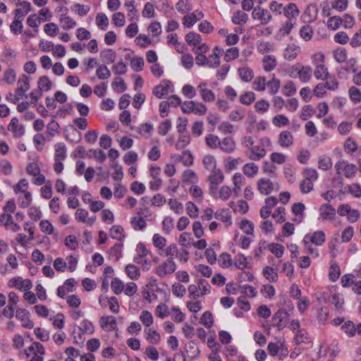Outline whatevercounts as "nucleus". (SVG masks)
Returning <instances> with one entry per match:
<instances>
[{
    "label": "nucleus",
    "instance_id": "nucleus-25",
    "mask_svg": "<svg viewBox=\"0 0 361 361\" xmlns=\"http://www.w3.org/2000/svg\"><path fill=\"white\" fill-rule=\"evenodd\" d=\"M314 75L317 80H325L330 74L328 68L324 64H318L315 66Z\"/></svg>",
    "mask_w": 361,
    "mask_h": 361
},
{
    "label": "nucleus",
    "instance_id": "nucleus-54",
    "mask_svg": "<svg viewBox=\"0 0 361 361\" xmlns=\"http://www.w3.org/2000/svg\"><path fill=\"white\" fill-rule=\"evenodd\" d=\"M88 157L95 158L101 163H103L106 159V154L102 149H90Z\"/></svg>",
    "mask_w": 361,
    "mask_h": 361
},
{
    "label": "nucleus",
    "instance_id": "nucleus-23",
    "mask_svg": "<svg viewBox=\"0 0 361 361\" xmlns=\"http://www.w3.org/2000/svg\"><path fill=\"white\" fill-rule=\"evenodd\" d=\"M99 324L105 331H111L117 329V323L114 317H100Z\"/></svg>",
    "mask_w": 361,
    "mask_h": 361
},
{
    "label": "nucleus",
    "instance_id": "nucleus-2",
    "mask_svg": "<svg viewBox=\"0 0 361 361\" xmlns=\"http://www.w3.org/2000/svg\"><path fill=\"white\" fill-rule=\"evenodd\" d=\"M176 270V264L173 258H168L156 268L155 272L159 277L164 278L166 275L173 274Z\"/></svg>",
    "mask_w": 361,
    "mask_h": 361
},
{
    "label": "nucleus",
    "instance_id": "nucleus-63",
    "mask_svg": "<svg viewBox=\"0 0 361 361\" xmlns=\"http://www.w3.org/2000/svg\"><path fill=\"white\" fill-rule=\"evenodd\" d=\"M130 66L135 72L141 71L144 67V60L142 57L135 56L130 61Z\"/></svg>",
    "mask_w": 361,
    "mask_h": 361
},
{
    "label": "nucleus",
    "instance_id": "nucleus-11",
    "mask_svg": "<svg viewBox=\"0 0 361 361\" xmlns=\"http://www.w3.org/2000/svg\"><path fill=\"white\" fill-rule=\"evenodd\" d=\"M224 176L221 169H216L211 171L208 177L209 185H212V189H217V187L224 180Z\"/></svg>",
    "mask_w": 361,
    "mask_h": 361
},
{
    "label": "nucleus",
    "instance_id": "nucleus-35",
    "mask_svg": "<svg viewBox=\"0 0 361 361\" xmlns=\"http://www.w3.org/2000/svg\"><path fill=\"white\" fill-rule=\"evenodd\" d=\"M182 254L183 253H178L177 245L174 243L171 244L164 250V255L166 257L173 258L174 256H176L180 261H182Z\"/></svg>",
    "mask_w": 361,
    "mask_h": 361
},
{
    "label": "nucleus",
    "instance_id": "nucleus-17",
    "mask_svg": "<svg viewBox=\"0 0 361 361\" xmlns=\"http://www.w3.org/2000/svg\"><path fill=\"white\" fill-rule=\"evenodd\" d=\"M300 53V47L295 44H288L283 51V57L288 61L295 59Z\"/></svg>",
    "mask_w": 361,
    "mask_h": 361
},
{
    "label": "nucleus",
    "instance_id": "nucleus-59",
    "mask_svg": "<svg viewBox=\"0 0 361 361\" xmlns=\"http://www.w3.org/2000/svg\"><path fill=\"white\" fill-rule=\"evenodd\" d=\"M305 209V204L301 202L295 203L292 206V211L296 216H298L299 222H301L303 219V212Z\"/></svg>",
    "mask_w": 361,
    "mask_h": 361
},
{
    "label": "nucleus",
    "instance_id": "nucleus-57",
    "mask_svg": "<svg viewBox=\"0 0 361 361\" xmlns=\"http://www.w3.org/2000/svg\"><path fill=\"white\" fill-rule=\"evenodd\" d=\"M61 25L63 29L69 30L76 25V21L69 16H63L60 18Z\"/></svg>",
    "mask_w": 361,
    "mask_h": 361
},
{
    "label": "nucleus",
    "instance_id": "nucleus-60",
    "mask_svg": "<svg viewBox=\"0 0 361 361\" xmlns=\"http://www.w3.org/2000/svg\"><path fill=\"white\" fill-rule=\"evenodd\" d=\"M267 81L264 77H257L253 81V89L256 91L263 92L265 90Z\"/></svg>",
    "mask_w": 361,
    "mask_h": 361
},
{
    "label": "nucleus",
    "instance_id": "nucleus-56",
    "mask_svg": "<svg viewBox=\"0 0 361 361\" xmlns=\"http://www.w3.org/2000/svg\"><path fill=\"white\" fill-rule=\"evenodd\" d=\"M96 75L98 78L105 80L111 76V72L105 65H99L96 70Z\"/></svg>",
    "mask_w": 361,
    "mask_h": 361
},
{
    "label": "nucleus",
    "instance_id": "nucleus-38",
    "mask_svg": "<svg viewBox=\"0 0 361 361\" xmlns=\"http://www.w3.org/2000/svg\"><path fill=\"white\" fill-rule=\"evenodd\" d=\"M97 25L102 30H106L109 25V19L106 14L103 13H97L96 16Z\"/></svg>",
    "mask_w": 361,
    "mask_h": 361
},
{
    "label": "nucleus",
    "instance_id": "nucleus-1",
    "mask_svg": "<svg viewBox=\"0 0 361 361\" xmlns=\"http://www.w3.org/2000/svg\"><path fill=\"white\" fill-rule=\"evenodd\" d=\"M335 169L337 174L343 173L347 178H353L355 176L357 171V166L353 164H348L345 160L341 159L335 164Z\"/></svg>",
    "mask_w": 361,
    "mask_h": 361
},
{
    "label": "nucleus",
    "instance_id": "nucleus-3",
    "mask_svg": "<svg viewBox=\"0 0 361 361\" xmlns=\"http://www.w3.org/2000/svg\"><path fill=\"white\" fill-rule=\"evenodd\" d=\"M251 15L254 20H259L262 25H267L272 20L271 13L259 6H257L253 8Z\"/></svg>",
    "mask_w": 361,
    "mask_h": 361
},
{
    "label": "nucleus",
    "instance_id": "nucleus-31",
    "mask_svg": "<svg viewBox=\"0 0 361 361\" xmlns=\"http://www.w3.org/2000/svg\"><path fill=\"white\" fill-rule=\"evenodd\" d=\"M122 244L116 243L109 250V257L114 260L118 261L121 257L122 253Z\"/></svg>",
    "mask_w": 361,
    "mask_h": 361
},
{
    "label": "nucleus",
    "instance_id": "nucleus-46",
    "mask_svg": "<svg viewBox=\"0 0 361 361\" xmlns=\"http://www.w3.org/2000/svg\"><path fill=\"white\" fill-rule=\"evenodd\" d=\"M38 88L39 90L42 91H49L52 86L51 82L49 80L47 76H42L39 78L38 80Z\"/></svg>",
    "mask_w": 361,
    "mask_h": 361
},
{
    "label": "nucleus",
    "instance_id": "nucleus-13",
    "mask_svg": "<svg viewBox=\"0 0 361 361\" xmlns=\"http://www.w3.org/2000/svg\"><path fill=\"white\" fill-rule=\"evenodd\" d=\"M267 152L262 146H252L247 152L248 158L252 161H259L265 157Z\"/></svg>",
    "mask_w": 361,
    "mask_h": 361
},
{
    "label": "nucleus",
    "instance_id": "nucleus-48",
    "mask_svg": "<svg viewBox=\"0 0 361 361\" xmlns=\"http://www.w3.org/2000/svg\"><path fill=\"white\" fill-rule=\"evenodd\" d=\"M343 23L342 18L340 16H333L330 17L327 20V27L332 30H337Z\"/></svg>",
    "mask_w": 361,
    "mask_h": 361
},
{
    "label": "nucleus",
    "instance_id": "nucleus-50",
    "mask_svg": "<svg viewBox=\"0 0 361 361\" xmlns=\"http://www.w3.org/2000/svg\"><path fill=\"white\" fill-rule=\"evenodd\" d=\"M238 72L241 80L245 82L250 81L254 76L253 71L247 67L239 68Z\"/></svg>",
    "mask_w": 361,
    "mask_h": 361
},
{
    "label": "nucleus",
    "instance_id": "nucleus-29",
    "mask_svg": "<svg viewBox=\"0 0 361 361\" xmlns=\"http://www.w3.org/2000/svg\"><path fill=\"white\" fill-rule=\"evenodd\" d=\"M259 167L254 162L245 164L243 167V173L248 177H254L258 173Z\"/></svg>",
    "mask_w": 361,
    "mask_h": 361
},
{
    "label": "nucleus",
    "instance_id": "nucleus-6",
    "mask_svg": "<svg viewBox=\"0 0 361 361\" xmlns=\"http://www.w3.org/2000/svg\"><path fill=\"white\" fill-rule=\"evenodd\" d=\"M326 240V235L322 231H317L314 232L312 234L307 233L305 235L302 242L305 245H307L310 243H312L316 245H322Z\"/></svg>",
    "mask_w": 361,
    "mask_h": 361
},
{
    "label": "nucleus",
    "instance_id": "nucleus-7",
    "mask_svg": "<svg viewBox=\"0 0 361 361\" xmlns=\"http://www.w3.org/2000/svg\"><path fill=\"white\" fill-rule=\"evenodd\" d=\"M156 313L157 316H181L182 313L178 307L166 304H160L157 307Z\"/></svg>",
    "mask_w": 361,
    "mask_h": 361
},
{
    "label": "nucleus",
    "instance_id": "nucleus-41",
    "mask_svg": "<svg viewBox=\"0 0 361 361\" xmlns=\"http://www.w3.org/2000/svg\"><path fill=\"white\" fill-rule=\"evenodd\" d=\"M233 182L234 184L233 192L235 193H238L240 190L243 185L244 184L245 178L241 173H236L234 174L233 177Z\"/></svg>",
    "mask_w": 361,
    "mask_h": 361
},
{
    "label": "nucleus",
    "instance_id": "nucleus-26",
    "mask_svg": "<svg viewBox=\"0 0 361 361\" xmlns=\"http://www.w3.org/2000/svg\"><path fill=\"white\" fill-rule=\"evenodd\" d=\"M248 15L240 10L235 11L232 17V22L235 25H245L248 20Z\"/></svg>",
    "mask_w": 361,
    "mask_h": 361
},
{
    "label": "nucleus",
    "instance_id": "nucleus-27",
    "mask_svg": "<svg viewBox=\"0 0 361 361\" xmlns=\"http://www.w3.org/2000/svg\"><path fill=\"white\" fill-rule=\"evenodd\" d=\"M18 314H23V316L26 314H29L30 313L25 309L20 310L12 305L8 303V305L5 307L3 310L4 316H14V313Z\"/></svg>",
    "mask_w": 361,
    "mask_h": 361
},
{
    "label": "nucleus",
    "instance_id": "nucleus-44",
    "mask_svg": "<svg viewBox=\"0 0 361 361\" xmlns=\"http://www.w3.org/2000/svg\"><path fill=\"white\" fill-rule=\"evenodd\" d=\"M203 164L206 169L208 171H213L216 169V161L215 158L212 155H206L202 160Z\"/></svg>",
    "mask_w": 361,
    "mask_h": 361
},
{
    "label": "nucleus",
    "instance_id": "nucleus-51",
    "mask_svg": "<svg viewBox=\"0 0 361 361\" xmlns=\"http://www.w3.org/2000/svg\"><path fill=\"white\" fill-rule=\"evenodd\" d=\"M207 145L213 149L218 148L220 145V139L217 135L209 134L205 137Z\"/></svg>",
    "mask_w": 361,
    "mask_h": 361
},
{
    "label": "nucleus",
    "instance_id": "nucleus-15",
    "mask_svg": "<svg viewBox=\"0 0 361 361\" xmlns=\"http://www.w3.org/2000/svg\"><path fill=\"white\" fill-rule=\"evenodd\" d=\"M214 217L224 223L226 227L232 224L231 214L228 209H221L214 213Z\"/></svg>",
    "mask_w": 361,
    "mask_h": 361
},
{
    "label": "nucleus",
    "instance_id": "nucleus-30",
    "mask_svg": "<svg viewBox=\"0 0 361 361\" xmlns=\"http://www.w3.org/2000/svg\"><path fill=\"white\" fill-rule=\"evenodd\" d=\"M263 67L265 71L270 72L276 66V61L274 56L268 55L265 56L262 60Z\"/></svg>",
    "mask_w": 361,
    "mask_h": 361
},
{
    "label": "nucleus",
    "instance_id": "nucleus-58",
    "mask_svg": "<svg viewBox=\"0 0 361 361\" xmlns=\"http://www.w3.org/2000/svg\"><path fill=\"white\" fill-rule=\"evenodd\" d=\"M168 204L170 207V209L177 214H180L183 212V205L177 200L169 199L168 201Z\"/></svg>",
    "mask_w": 361,
    "mask_h": 361
},
{
    "label": "nucleus",
    "instance_id": "nucleus-33",
    "mask_svg": "<svg viewBox=\"0 0 361 361\" xmlns=\"http://www.w3.org/2000/svg\"><path fill=\"white\" fill-rule=\"evenodd\" d=\"M263 275L271 283L276 282L278 279L276 271L269 267H265L263 269Z\"/></svg>",
    "mask_w": 361,
    "mask_h": 361
},
{
    "label": "nucleus",
    "instance_id": "nucleus-64",
    "mask_svg": "<svg viewBox=\"0 0 361 361\" xmlns=\"http://www.w3.org/2000/svg\"><path fill=\"white\" fill-rule=\"evenodd\" d=\"M334 58L338 63H343L347 59V51L344 48L340 47L334 52Z\"/></svg>",
    "mask_w": 361,
    "mask_h": 361
},
{
    "label": "nucleus",
    "instance_id": "nucleus-4",
    "mask_svg": "<svg viewBox=\"0 0 361 361\" xmlns=\"http://www.w3.org/2000/svg\"><path fill=\"white\" fill-rule=\"evenodd\" d=\"M257 189L261 194L267 195L274 190L278 191L279 185L277 183H273L268 178H262L257 181Z\"/></svg>",
    "mask_w": 361,
    "mask_h": 361
},
{
    "label": "nucleus",
    "instance_id": "nucleus-28",
    "mask_svg": "<svg viewBox=\"0 0 361 361\" xmlns=\"http://www.w3.org/2000/svg\"><path fill=\"white\" fill-rule=\"evenodd\" d=\"M54 149V159L64 160L66 158V147L64 143H56Z\"/></svg>",
    "mask_w": 361,
    "mask_h": 361
},
{
    "label": "nucleus",
    "instance_id": "nucleus-12",
    "mask_svg": "<svg viewBox=\"0 0 361 361\" xmlns=\"http://www.w3.org/2000/svg\"><path fill=\"white\" fill-rule=\"evenodd\" d=\"M283 13L288 18L287 20L296 23L297 17L299 16L300 11L295 4L290 3L283 8Z\"/></svg>",
    "mask_w": 361,
    "mask_h": 361
},
{
    "label": "nucleus",
    "instance_id": "nucleus-22",
    "mask_svg": "<svg viewBox=\"0 0 361 361\" xmlns=\"http://www.w3.org/2000/svg\"><path fill=\"white\" fill-rule=\"evenodd\" d=\"M294 343L296 345H300L302 343L310 344L311 348H313L311 338L308 336L307 331L303 329L297 331L295 335Z\"/></svg>",
    "mask_w": 361,
    "mask_h": 361
},
{
    "label": "nucleus",
    "instance_id": "nucleus-5",
    "mask_svg": "<svg viewBox=\"0 0 361 361\" xmlns=\"http://www.w3.org/2000/svg\"><path fill=\"white\" fill-rule=\"evenodd\" d=\"M173 85L171 81L164 80L161 83L153 89V94L158 98L161 99L166 97L169 92H173Z\"/></svg>",
    "mask_w": 361,
    "mask_h": 361
},
{
    "label": "nucleus",
    "instance_id": "nucleus-20",
    "mask_svg": "<svg viewBox=\"0 0 361 361\" xmlns=\"http://www.w3.org/2000/svg\"><path fill=\"white\" fill-rule=\"evenodd\" d=\"M278 142L282 147H289L293 145V137L290 132L288 130L282 131L279 135Z\"/></svg>",
    "mask_w": 361,
    "mask_h": 361
},
{
    "label": "nucleus",
    "instance_id": "nucleus-32",
    "mask_svg": "<svg viewBox=\"0 0 361 361\" xmlns=\"http://www.w3.org/2000/svg\"><path fill=\"white\" fill-rule=\"evenodd\" d=\"M185 39L189 45H192L194 47L197 46L202 40L201 36L194 32H190L188 33L185 37Z\"/></svg>",
    "mask_w": 361,
    "mask_h": 361
},
{
    "label": "nucleus",
    "instance_id": "nucleus-45",
    "mask_svg": "<svg viewBox=\"0 0 361 361\" xmlns=\"http://www.w3.org/2000/svg\"><path fill=\"white\" fill-rule=\"evenodd\" d=\"M111 287L116 295H119L123 291L125 285L118 278H114L111 282Z\"/></svg>",
    "mask_w": 361,
    "mask_h": 361
},
{
    "label": "nucleus",
    "instance_id": "nucleus-8",
    "mask_svg": "<svg viewBox=\"0 0 361 361\" xmlns=\"http://www.w3.org/2000/svg\"><path fill=\"white\" fill-rule=\"evenodd\" d=\"M8 286L10 288L16 287L21 291H27L32 288V283L29 279L22 280L20 277H16L8 281Z\"/></svg>",
    "mask_w": 361,
    "mask_h": 361
},
{
    "label": "nucleus",
    "instance_id": "nucleus-16",
    "mask_svg": "<svg viewBox=\"0 0 361 361\" xmlns=\"http://www.w3.org/2000/svg\"><path fill=\"white\" fill-rule=\"evenodd\" d=\"M319 215L324 219L331 220L336 216V209L329 204H323L319 207Z\"/></svg>",
    "mask_w": 361,
    "mask_h": 361
},
{
    "label": "nucleus",
    "instance_id": "nucleus-62",
    "mask_svg": "<svg viewBox=\"0 0 361 361\" xmlns=\"http://www.w3.org/2000/svg\"><path fill=\"white\" fill-rule=\"evenodd\" d=\"M295 24V22L287 20L279 29V35L282 37L288 35Z\"/></svg>",
    "mask_w": 361,
    "mask_h": 361
},
{
    "label": "nucleus",
    "instance_id": "nucleus-18",
    "mask_svg": "<svg viewBox=\"0 0 361 361\" xmlns=\"http://www.w3.org/2000/svg\"><path fill=\"white\" fill-rule=\"evenodd\" d=\"M131 129L137 133L142 137L147 138L151 135L154 128L151 123H146L138 126H131Z\"/></svg>",
    "mask_w": 361,
    "mask_h": 361
},
{
    "label": "nucleus",
    "instance_id": "nucleus-24",
    "mask_svg": "<svg viewBox=\"0 0 361 361\" xmlns=\"http://www.w3.org/2000/svg\"><path fill=\"white\" fill-rule=\"evenodd\" d=\"M312 75V68L309 66L302 65L300 70L298 71V74L297 76L302 82L306 83L310 80Z\"/></svg>",
    "mask_w": 361,
    "mask_h": 361
},
{
    "label": "nucleus",
    "instance_id": "nucleus-21",
    "mask_svg": "<svg viewBox=\"0 0 361 361\" xmlns=\"http://www.w3.org/2000/svg\"><path fill=\"white\" fill-rule=\"evenodd\" d=\"M16 6H21L22 8L15 10V18L23 20L24 17L31 11V4L24 1L16 4Z\"/></svg>",
    "mask_w": 361,
    "mask_h": 361
},
{
    "label": "nucleus",
    "instance_id": "nucleus-43",
    "mask_svg": "<svg viewBox=\"0 0 361 361\" xmlns=\"http://www.w3.org/2000/svg\"><path fill=\"white\" fill-rule=\"evenodd\" d=\"M267 85L269 89V93L271 94H275L279 90L281 82L278 78L274 76L270 80L267 82Z\"/></svg>",
    "mask_w": 361,
    "mask_h": 361
},
{
    "label": "nucleus",
    "instance_id": "nucleus-36",
    "mask_svg": "<svg viewBox=\"0 0 361 361\" xmlns=\"http://www.w3.org/2000/svg\"><path fill=\"white\" fill-rule=\"evenodd\" d=\"M224 52V49L221 48H219V47H216L213 51V54L209 55V59H214V61L213 63H211L210 68H216L219 66L220 65V60L219 56L221 55Z\"/></svg>",
    "mask_w": 361,
    "mask_h": 361
},
{
    "label": "nucleus",
    "instance_id": "nucleus-40",
    "mask_svg": "<svg viewBox=\"0 0 361 361\" xmlns=\"http://www.w3.org/2000/svg\"><path fill=\"white\" fill-rule=\"evenodd\" d=\"M126 272L132 280H135L140 276L139 268L134 264H128L126 267Z\"/></svg>",
    "mask_w": 361,
    "mask_h": 361
},
{
    "label": "nucleus",
    "instance_id": "nucleus-53",
    "mask_svg": "<svg viewBox=\"0 0 361 361\" xmlns=\"http://www.w3.org/2000/svg\"><path fill=\"white\" fill-rule=\"evenodd\" d=\"M30 85L28 77L25 75H21L18 80L17 88H18V90L25 92L30 89Z\"/></svg>",
    "mask_w": 361,
    "mask_h": 361
},
{
    "label": "nucleus",
    "instance_id": "nucleus-37",
    "mask_svg": "<svg viewBox=\"0 0 361 361\" xmlns=\"http://www.w3.org/2000/svg\"><path fill=\"white\" fill-rule=\"evenodd\" d=\"M219 130L224 134H233L238 130V128L228 121H223L219 126Z\"/></svg>",
    "mask_w": 361,
    "mask_h": 361
},
{
    "label": "nucleus",
    "instance_id": "nucleus-9",
    "mask_svg": "<svg viewBox=\"0 0 361 361\" xmlns=\"http://www.w3.org/2000/svg\"><path fill=\"white\" fill-rule=\"evenodd\" d=\"M204 14L199 10H195L190 14L186 15L183 18V24L185 27L190 28L197 21L203 18Z\"/></svg>",
    "mask_w": 361,
    "mask_h": 361
},
{
    "label": "nucleus",
    "instance_id": "nucleus-47",
    "mask_svg": "<svg viewBox=\"0 0 361 361\" xmlns=\"http://www.w3.org/2000/svg\"><path fill=\"white\" fill-rule=\"evenodd\" d=\"M295 170L293 167L292 165L287 164L283 167V173L286 178L288 180V181L290 183L295 182Z\"/></svg>",
    "mask_w": 361,
    "mask_h": 361
},
{
    "label": "nucleus",
    "instance_id": "nucleus-34",
    "mask_svg": "<svg viewBox=\"0 0 361 361\" xmlns=\"http://www.w3.org/2000/svg\"><path fill=\"white\" fill-rule=\"evenodd\" d=\"M332 167V161L329 157L323 155L319 157L318 168L319 169L327 171Z\"/></svg>",
    "mask_w": 361,
    "mask_h": 361
},
{
    "label": "nucleus",
    "instance_id": "nucleus-39",
    "mask_svg": "<svg viewBox=\"0 0 361 361\" xmlns=\"http://www.w3.org/2000/svg\"><path fill=\"white\" fill-rule=\"evenodd\" d=\"M124 230L121 226H113L110 229V236L121 241L124 238Z\"/></svg>",
    "mask_w": 361,
    "mask_h": 361
},
{
    "label": "nucleus",
    "instance_id": "nucleus-19",
    "mask_svg": "<svg viewBox=\"0 0 361 361\" xmlns=\"http://www.w3.org/2000/svg\"><path fill=\"white\" fill-rule=\"evenodd\" d=\"M219 147L224 152L229 154L235 150V142L232 137H226L220 140Z\"/></svg>",
    "mask_w": 361,
    "mask_h": 361
},
{
    "label": "nucleus",
    "instance_id": "nucleus-61",
    "mask_svg": "<svg viewBox=\"0 0 361 361\" xmlns=\"http://www.w3.org/2000/svg\"><path fill=\"white\" fill-rule=\"evenodd\" d=\"M235 266L240 269H244L247 267V261L246 257L242 254H238L234 257Z\"/></svg>",
    "mask_w": 361,
    "mask_h": 361
},
{
    "label": "nucleus",
    "instance_id": "nucleus-55",
    "mask_svg": "<svg viewBox=\"0 0 361 361\" xmlns=\"http://www.w3.org/2000/svg\"><path fill=\"white\" fill-rule=\"evenodd\" d=\"M72 11L76 13L80 16H84L90 12V7L87 5L75 4L73 6Z\"/></svg>",
    "mask_w": 361,
    "mask_h": 361
},
{
    "label": "nucleus",
    "instance_id": "nucleus-10",
    "mask_svg": "<svg viewBox=\"0 0 361 361\" xmlns=\"http://www.w3.org/2000/svg\"><path fill=\"white\" fill-rule=\"evenodd\" d=\"M8 130L11 131L14 137L19 138L25 133V128L23 125L19 124L18 119L13 117L8 125Z\"/></svg>",
    "mask_w": 361,
    "mask_h": 361
},
{
    "label": "nucleus",
    "instance_id": "nucleus-52",
    "mask_svg": "<svg viewBox=\"0 0 361 361\" xmlns=\"http://www.w3.org/2000/svg\"><path fill=\"white\" fill-rule=\"evenodd\" d=\"M269 251L273 253L277 258L282 257L284 252V247L278 243H271L268 246Z\"/></svg>",
    "mask_w": 361,
    "mask_h": 361
},
{
    "label": "nucleus",
    "instance_id": "nucleus-14",
    "mask_svg": "<svg viewBox=\"0 0 361 361\" xmlns=\"http://www.w3.org/2000/svg\"><path fill=\"white\" fill-rule=\"evenodd\" d=\"M267 350L271 356H278L279 360H283L288 355L287 348H279V346L274 343H269L267 346Z\"/></svg>",
    "mask_w": 361,
    "mask_h": 361
},
{
    "label": "nucleus",
    "instance_id": "nucleus-42",
    "mask_svg": "<svg viewBox=\"0 0 361 361\" xmlns=\"http://www.w3.org/2000/svg\"><path fill=\"white\" fill-rule=\"evenodd\" d=\"M111 85L114 90L118 93H121L127 89L124 80L120 77L114 78Z\"/></svg>",
    "mask_w": 361,
    "mask_h": 361
},
{
    "label": "nucleus",
    "instance_id": "nucleus-49",
    "mask_svg": "<svg viewBox=\"0 0 361 361\" xmlns=\"http://www.w3.org/2000/svg\"><path fill=\"white\" fill-rule=\"evenodd\" d=\"M239 228L247 235H252L254 231V224L252 221L244 219L240 221Z\"/></svg>",
    "mask_w": 361,
    "mask_h": 361
}]
</instances>
